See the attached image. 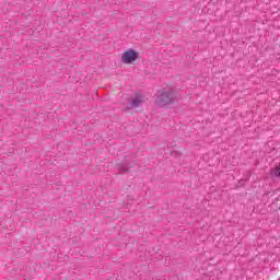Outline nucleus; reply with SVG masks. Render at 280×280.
<instances>
[{"label":"nucleus","instance_id":"1","mask_svg":"<svg viewBox=\"0 0 280 280\" xmlns=\"http://www.w3.org/2000/svg\"><path fill=\"white\" fill-rule=\"evenodd\" d=\"M175 102H178V94H176V92L173 90H162L156 97V104L162 108L164 106H170V104H174Z\"/></svg>","mask_w":280,"mask_h":280},{"label":"nucleus","instance_id":"2","mask_svg":"<svg viewBox=\"0 0 280 280\" xmlns=\"http://www.w3.org/2000/svg\"><path fill=\"white\" fill-rule=\"evenodd\" d=\"M137 58H139V52L135 51L133 49L125 51L121 56V60L125 65H132Z\"/></svg>","mask_w":280,"mask_h":280},{"label":"nucleus","instance_id":"3","mask_svg":"<svg viewBox=\"0 0 280 280\" xmlns=\"http://www.w3.org/2000/svg\"><path fill=\"white\" fill-rule=\"evenodd\" d=\"M145 103V97L142 95L136 96L131 100L130 108H141Z\"/></svg>","mask_w":280,"mask_h":280},{"label":"nucleus","instance_id":"4","mask_svg":"<svg viewBox=\"0 0 280 280\" xmlns=\"http://www.w3.org/2000/svg\"><path fill=\"white\" fill-rule=\"evenodd\" d=\"M120 172H128V168L126 166L119 167Z\"/></svg>","mask_w":280,"mask_h":280}]
</instances>
